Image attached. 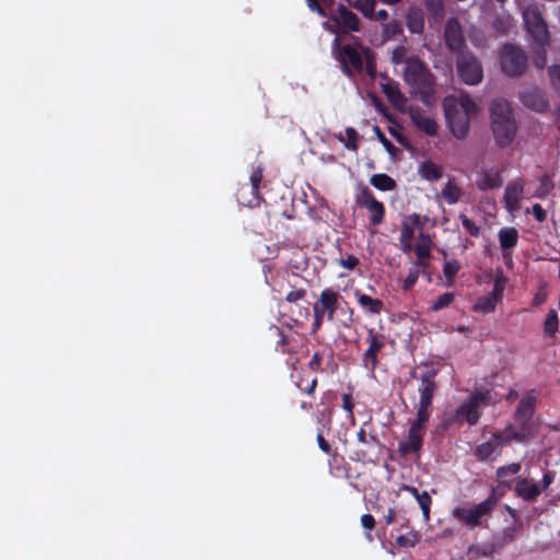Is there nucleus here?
<instances>
[{
    "instance_id": "47",
    "label": "nucleus",
    "mask_w": 560,
    "mask_h": 560,
    "mask_svg": "<svg viewBox=\"0 0 560 560\" xmlns=\"http://www.w3.org/2000/svg\"><path fill=\"white\" fill-rule=\"evenodd\" d=\"M550 82L555 91L560 94V66L555 65L548 69Z\"/></svg>"
},
{
    "instance_id": "42",
    "label": "nucleus",
    "mask_w": 560,
    "mask_h": 560,
    "mask_svg": "<svg viewBox=\"0 0 560 560\" xmlns=\"http://www.w3.org/2000/svg\"><path fill=\"white\" fill-rule=\"evenodd\" d=\"M347 140L345 142L346 149L350 151H357L359 148L360 135L353 127H347L346 130Z\"/></svg>"
},
{
    "instance_id": "35",
    "label": "nucleus",
    "mask_w": 560,
    "mask_h": 560,
    "mask_svg": "<svg viewBox=\"0 0 560 560\" xmlns=\"http://www.w3.org/2000/svg\"><path fill=\"white\" fill-rule=\"evenodd\" d=\"M279 337V339L276 342V349L280 351L281 353H295L296 350L290 347V340L288 336L279 328V327H272Z\"/></svg>"
},
{
    "instance_id": "49",
    "label": "nucleus",
    "mask_w": 560,
    "mask_h": 560,
    "mask_svg": "<svg viewBox=\"0 0 560 560\" xmlns=\"http://www.w3.org/2000/svg\"><path fill=\"white\" fill-rule=\"evenodd\" d=\"M546 46H539L535 51L534 63L537 68L542 69L547 63Z\"/></svg>"
},
{
    "instance_id": "23",
    "label": "nucleus",
    "mask_w": 560,
    "mask_h": 560,
    "mask_svg": "<svg viewBox=\"0 0 560 560\" xmlns=\"http://www.w3.org/2000/svg\"><path fill=\"white\" fill-rule=\"evenodd\" d=\"M516 495L526 502H535L541 493L540 486L527 478L518 477L514 488Z\"/></svg>"
},
{
    "instance_id": "22",
    "label": "nucleus",
    "mask_w": 560,
    "mask_h": 560,
    "mask_svg": "<svg viewBox=\"0 0 560 560\" xmlns=\"http://www.w3.org/2000/svg\"><path fill=\"white\" fill-rule=\"evenodd\" d=\"M410 119L412 124L423 133L430 137L438 135L439 126L434 118L427 116L420 108H411Z\"/></svg>"
},
{
    "instance_id": "50",
    "label": "nucleus",
    "mask_w": 560,
    "mask_h": 560,
    "mask_svg": "<svg viewBox=\"0 0 560 560\" xmlns=\"http://www.w3.org/2000/svg\"><path fill=\"white\" fill-rule=\"evenodd\" d=\"M296 387L306 395H313L317 386V377H314L307 386H303V377L295 382Z\"/></svg>"
},
{
    "instance_id": "7",
    "label": "nucleus",
    "mask_w": 560,
    "mask_h": 560,
    "mask_svg": "<svg viewBox=\"0 0 560 560\" xmlns=\"http://www.w3.org/2000/svg\"><path fill=\"white\" fill-rule=\"evenodd\" d=\"M489 395L487 392L475 390L460 404L455 412L454 421L462 424L467 422L475 425L481 418V409L488 405Z\"/></svg>"
},
{
    "instance_id": "19",
    "label": "nucleus",
    "mask_w": 560,
    "mask_h": 560,
    "mask_svg": "<svg viewBox=\"0 0 560 560\" xmlns=\"http://www.w3.org/2000/svg\"><path fill=\"white\" fill-rule=\"evenodd\" d=\"M524 192V180L515 179L510 182L504 190L503 201L505 203V208L509 211H516L521 207V200Z\"/></svg>"
},
{
    "instance_id": "8",
    "label": "nucleus",
    "mask_w": 560,
    "mask_h": 560,
    "mask_svg": "<svg viewBox=\"0 0 560 560\" xmlns=\"http://www.w3.org/2000/svg\"><path fill=\"white\" fill-rule=\"evenodd\" d=\"M430 418L418 416L411 421L408 429L407 440L399 442L398 453L406 457L411 454H419L423 445V436L427 431V423Z\"/></svg>"
},
{
    "instance_id": "41",
    "label": "nucleus",
    "mask_w": 560,
    "mask_h": 560,
    "mask_svg": "<svg viewBox=\"0 0 560 560\" xmlns=\"http://www.w3.org/2000/svg\"><path fill=\"white\" fill-rule=\"evenodd\" d=\"M539 182V187L535 191V197L544 199L550 194L555 186L552 179L548 175L541 176Z\"/></svg>"
},
{
    "instance_id": "31",
    "label": "nucleus",
    "mask_w": 560,
    "mask_h": 560,
    "mask_svg": "<svg viewBox=\"0 0 560 560\" xmlns=\"http://www.w3.org/2000/svg\"><path fill=\"white\" fill-rule=\"evenodd\" d=\"M516 533H517V527L515 525L508 526V527L503 528L501 534L499 536L494 537L493 545L495 547L501 548L505 545L511 544L512 541H514V539L516 537Z\"/></svg>"
},
{
    "instance_id": "11",
    "label": "nucleus",
    "mask_w": 560,
    "mask_h": 560,
    "mask_svg": "<svg viewBox=\"0 0 560 560\" xmlns=\"http://www.w3.org/2000/svg\"><path fill=\"white\" fill-rule=\"evenodd\" d=\"M435 370H429L423 373H421L419 380L421 381V384L419 386V402L417 406V415L422 416L425 418L431 417V407L433 402V397L436 392L438 385L435 382L436 376Z\"/></svg>"
},
{
    "instance_id": "60",
    "label": "nucleus",
    "mask_w": 560,
    "mask_h": 560,
    "mask_svg": "<svg viewBox=\"0 0 560 560\" xmlns=\"http://www.w3.org/2000/svg\"><path fill=\"white\" fill-rule=\"evenodd\" d=\"M533 214L535 219L540 223L547 219V212L539 203H535L533 206Z\"/></svg>"
},
{
    "instance_id": "14",
    "label": "nucleus",
    "mask_w": 560,
    "mask_h": 560,
    "mask_svg": "<svg viewBox=\"0 0 560 560\" xmlns=\"http://www.w3.org/2000/svg\"><path fill=\"white\" fill-rule=\"evenodd\" d=\"M368 337L366 341L369 347L362 354V365L374 372L378 364V354L385 348L386 336L382 332H377L374 328L366 329Z\"/></svg>"
},
{
    "instance_id": "29",
    "label": "nucleus",
    "mask_w": 560,
    "mask_h": 560,
    "mask_svg": "<svg viewBox=\"0 0 560 560\" xmlns=\"http://www.w3.org/2000/svg\"><path fill=\"white\" fill-rule=\"evenodd\" d=\"M460 270V265L456 259H445L443 265V273L446 278V285L453 287L455 278Z\"/></svg>"
},
{
    "instance_id": "36",
    "label": "nucleus",
    "mask_w": 560,
    "mask_h": 560,
    "mask_svg": "<svg viewBox=\"0 0 560 560\" xmlns=\"http://www.w3.org/2000/svg\"><path fill=\"white\" fill-rule=\"evenodd\" d=\"M407 26L411 33H421L424 27L423 16L419 12H410L407 16Z\"/></svg>"
},
{
    "instance_id": "15",
    "label": "nucleus",
    "mask_w": 560,
    "mask_h": 560,
    "mask_svg": "<svg viewBox=\"0 0 560 560\" xmlns=\"http://www.w3.org/2000/svg\"><path fill=\"white\" fill-rule=\"evenodd\" d=\"M536 404L537 394L534 389H532L527 392L520 400L514 412V420L520 425V429L516 431L522 432L524 434V439L529 431V423L534 417Z\"/></svg>"
},
{
    "instance_id": "26",
    "label": "nucleus",
    "mask_w": 560,
    "mask_h": 560,
    "mask_svg": "<svg viewBox=\"0 0 560 560\" xmlns=\"http://www.w3.org/2000/svg\"><path fill=\"white\" fill-rule=\"evenodd\" d=\"M418 174L425 180L435 182L442 178L443 171L432 161H424L419 165Z\"/></svg>"
},
{
    "instance_id": "6",
    "label": "nucleus",
    "mask_w": 560,
    "mask_h": 560,
    "mask_svg": "<svg viewBox=\"0 0 560 560\" xmlns=\"http://www.w3.org/2000/svg\"><path fill=\"white\" fill-rule=\"evenodd\" d=\"M502 72L510 78L522 77L528 67V57L524 49L514 44H504L499 49Z\"/></svg>"
},
{
    "instance_id": "20",
    "label": "nucleus",
    "mask_w": 560,
    "mask_h": 560,
    "mask_svg": "<svg viewBox=\"0 0 560 560\" xmlns=\"http://www.w3.org/2000/svg\"><path fill=\"white\" fill-rule=\"evenodd\" d=\"M428 77V69L418 58L410 57L406 60L405 79L408 83L423 84Z\"/></svg>"
},
{
    "instance_id": "16",
    "label": "nucleus",
    "mask_w": 560,
    "mask_h": 560,
    "mask_svg": "<svg viewBox=\"0 0 560 560\" xmlns=\"http://www.w3.org/2000/svg\"><path fill=\"white\" fill-rule=\"evenodd\" d=\"M262 180V168L257 166L252 171L249 176V185L241 187L236 197L240 203L248 207L257 206L260 201L259 187Z\"/></svg>"
},
{
    "instance_id": "58",
    "label": "nucleus",
    "mask_w": 560,
    "mask_h": 560,
    "mask_svg": "<svg viewBox=\"0 0 560 560\" xmlns=\"http://www.w3.org/2000/svg\"><path fill=\"white\" fill-rule=\"evenodd\" d=\"M305 1L307 3L308 9L312 12H316L318 15H320L323 18L327 16L326 10L318 2V0H305Z\"/></svg>"
},
{
    "instance_id": "56",
    "label": "nucleus",
    "mask_w": 560,
    "mask_h": 560,
    "mask_svg": "<svg viewBox=\"0 0 560 560\" xmlns=\"http://www.w3.org/2000/svg\"><path fill=\"white\" fill-rule=\"evenodd\" d=\"M323 355L319 352H315L308 362L310 370L314 372H322Z\"/></svg>"
},
{
    "instance_id": "25",
    "label": "nucleus",
    "mask_w": 560,
    "mask_h": 560,
    "mask_svg": "<svg viewBox=\"0 0 560 560\" xmlns=\"http://www.w3.org/2000/svg\"><path fill=\"white\" fill-rule=\"evenodd\" d=\"M518 232L515 228H503L499 231V242L503 250V257L506 258L508 250L516 246Z\"/></svg>"
},
{
    "instance_id": "64",
    "label": "nucleus",
    "mask_w": 560,
    "mask_h": 560,
    "mask_svg": "<svg viewBox=\"0 0 560 560\" xmlns=\"http://www.w3.org/2000/svg\"><path fill=\"white\" fill-rule=\"evenodd\" d=\"M413 267H418L420 272H425L430 267L429 259H417Z\"/></svg>"
},
{
    "instance_id": "51",
    "label": "nucleus",
    "mask_w": 560,
    "mask_h": 560,
    "mask_svg": "<svg viewBox=\"0 0 560 560\" xmlns=\"http://www.w3.org/2000/svg\"><path fill=\"white\" fill-rule=\"evenodd\" d=\"M342 408L348 412L351 422L354 423L353 401L351 394L346 393L342 395Z\"/></svg>"
},
{
    "instance_id": "30",
    "label": "nucleus",
    "mask_w": 560,
    "mask_h": 560,
    "mask_svg": "<svg viewBox=\"0 0 560 560\" xmlns=\"http://www.w3.org/2000/svg\"><path fill=\"white\" fill-rule=\"evenodd\" d=\"M498 302L490 295L480 296L474 305V312L489 314L494 312Z\"/></svg>"
},
{
    "instance_id": "52",
    "label": "nucleus",
    "mask_w": 560,
    "mask_h": 560,
    "mask_svg": "<svg viewBox=\"0 0 560 560\" xmlns=\"http://www.w3.org/2000/svg\"><path fill=\"white\" fill-rule=\"evenodd\" d=\"M407 49L404 46H398L393 50L392 60L394 63H406V60L408 59L406 57Z\"/></svg>"
},
{
    "instance_id": "44",
    "label": "nucleus",
    "mask_w": 560,
    "mask_h": 560,
    "mask_svg": "<svg viewBox=\"0 0 560 560\" xmlns=\"http://www.w3.org/2000/svg\"><path fill=\"white\" fill-rule=\"evenodd\" d=\"M522 466L520 463H512L506 466H500L498 467L495 475L499 479H504L510 475H516L520 472Z\"/></svg>"
},
{
    "instance_id": "17",
    "label": "nucleus",
    "mask_w": 560,
    "mask_h": 560,
    "mask_svg": "<svg viewBox=\"0 0 560 560\" xmlns=\"http://www.w3.org/2000/svg\"><path fill=\"white\" fill-rule=\"evenodd\" d=\"M520 100L525 107L537 113H545L549 108V101L546 94L537 86L523 89L520 93Z\"/></svg>"
},
{
    "instance_id": "9",
    "label": "nucleus",
    "mask_w": 560,
    "mask_h": 560,
    "mask_svg": "<svg viewBox=\"0 0 560 560\" xmlns=\"http://www.w3.org/2000/svg\"><path fill=\"white\" fill-rule=\"evenodd\" d=\"M524 24L527 32L538 46H546L549 43V33L540 9L536 4L528 5L523 12Z\"/></svg>"
},
{
    "instance_id": "34",
    "label": "nucleus",
    "mask_w": 560,
    "mask_h": 560,
    "mask_svg": "<svg viewBox=\"0 0 560 560\" xmlns=\"http://www.w3.org/2000/svg\"><path fill=\"white\" fill-rule=\"evenodd\" d=\"M375 0H355L351 5L360 11L365 18L373 20L375 10Z\"/></svg>"
},
{
    "instance_id": "12",
    "label": "nucleus",
    "mask_w": 560,
    "mask_h": 560,
    "mask_svg": "<svg viewBox=\"0 0 560 560\" xmlns=\"http://www.w3.org/2000/svg\"><path fill=\"white\" fill-rule=\"evenodd\" d=\"M355 203L359 208H365L369 211V222L372 226H378L383 223L385 218V207L382 201H378L373 191L363 186L355 196Z\"/></svg>"
},
{
    "instance_id": "63",
    "label": "nucleus",
    "mask_w": 560,
    "mask_h": 560,
    "mask_svg": "<svg viewBox=\"0 0 560 560\" xmlns=\"http://www.w3.org/2000/svg\"><path fill=\"white\" fill-rule=\"evenodd\" d=\"M377 132V138L382 142V144L386 148L387 151H393L395 149L394 144L386 138V136L381 131L378 127H375Z\"/></svg>"
},
{
    "instance_id": "39",
    "label": "nucleus",
    "mask_w": 560,
    "mask_h": 560,
    "mask_svg": "<svg viewBox=\"0 0 560 560\" xmlns=\"http://www.w3.org/2000/svg\"><path fill=\"white\" fill-rule=\"evenodd\" d=\"M508 279L502 273L495 276L493 281V289L490 295L499 303L503 299V292L506 285Z\"/></svg>"
},
{
    "instance_id": "46",
    "label": "nucleus",
    "mask_w": 560,
    "mask_h": 560,
    "mask_svg": "<svg viewBox=\"0 0 560 560\" xmlns=\"http://www.w3.org/2000/svg\"><path fill=\"white\" fill-rule=\"evenodd\" d=\"M420 276V270L418 267H412L409 269L407 277L405 278L402 282V290L409 291L413 288V285L417 283Z\"/></svg>"
},
{
    "instance_id": "43",
    "label": "nucleus",
    "mask_w": 560,
    "mask_h": 560,
    "mask_svg": "<svg viewBox=\"0 0 560 560\" xmlns=\"http://www.w3.org/2000/svg\"><path fill=\"white\" fill-rule=\"evenodd\" d=\"M417 502L422 511L424 521H429L432 498L430 497V494L427 491H421V494H419Z\"/></svg>"
},
{
    "instance_id": "3",
    "label": "nucleus",
    "mask_w": 560,
    "mask_h": 560,
    "mask_svg": "<svg viewBox=\"0 0 560 560\" xmlns=\"http://www.w3.org/2000/svg\"><path fill=\"white\" fill-rule=\"evenodd\" d=\"M491 128L499 147L510 145L516 136V122L510 103L504 98H495L490 105Z\"/></svg>"
},
{
    "instance_id": "33",
    "label": "nucleus",
    "mask_w": 560,
    "mask_h": 560,
    "mask_svg": "<svg viewBox=\"0 0 560 560\" xmlns=\"http://www.w3.org/2000/svg\"><path fill=\"white\" fill-rule=\"evenodd\" d=\"M559 328V317L556 310H550L544 323V331L548 337H553Z\"/></svg>"
},
{
    "instance_id": "4",
    "label": "nucleus",
    "mask_w": 560,
    "mask_h": 560,
    "mask_svg": "<svg viewBox=\"0 0 560 560\" xmlns=\"http://www.w3.org/2000/svg\"><path fill=\"white\" fill-rule=\"evenodd\" d=\"M499 499L492 490L491 494L472 508L456 506L452 515L469 528L488 527V521L497 508Z\"/></svg>"
},
{
    "instance_id": "37",
    "label": "nucleus",
    "mask_w": 560,
    "mask_h": 560,
    "mask_svg": "<svg viewBox=\"0 0 560 560\" xmlns=\"http://www.w3.org/2000/svg\"><path fill=\"white\" fill-rule=\"evenodd\" d=\"M455 300L453 292H445L441 294L430 306L431 312H439L448 307Z\"/></svg>"
},
{
    "instance_id": "27",
    "label": "nucleus",
    "mask_w": 560,
    "mask_h": 560,
    "mask_svg": "<svg viewBox=\"0 0 560 560\" xmlns=\"http://www.w3.org/2000/svg\"><path fill=\"white\" fill-rule=\"evenodd\" d=\"M370 183L373 187L382 191H390L396 187V182L385 173L372 175Z\"/></svg>"
},
{
    "instance_id": "55",
    "label": "nucleus",
    "mask_w": 560,
    "mask_h": 560,
    "mask_svg": "<svg viewBox=\"0 0 560 560\" xmlns=\"http://www.w3.org/2000/svg\"><path fill=\"white\" fill-rule=\"evenodd\" d=\"M306 295V290L305 289H296V290H292L290 291L287 296H285V301L290 302V303H294V302H298L300 300H303Z\"/></svg>"
},
{
    "instance_id": "28",
    "label": "nucleus",
    "mask_w": 560,
    "mask_h": 560,
    "mask_svg": "<svg viewBox=\"0 0 560 560\" xmlns=\"http://www.w3.org/2000/svg\"><path fill=\"white\" fill-rule=\"evenodd\" d=\"M462 195L460 188L453 182L448 180L441 191L442 198L448 205H455L458 202Z\"/></svg>"
},
{
    "instance_id": "13",
    "label": "nucleus",
    "mask_w": 560,
    "mask_h": 560,
    "mask_svg": "<svg viewBox=\"0 0 560 560\" xmlns=\"http://www.w3.org/2000/svg\"><path fill=\"white\" fill-rule=\"evenodd\" d=\"M336 28H330L335 34H349L361 32V22L355 13L343 4H339L336 12L329 16Z\"/></svg>"
},
{
    "instance_id": "59",
    "label": "nucleus",
    "mask_w": 560,
    "mask_h": 560,
    "mask_svg": "<svg viewBox=\"0 0 560 560\" xmlns=\"http://www.w3.org/2000/svg\"><path fill=\"white\" fill-rule=\"evenodd\" d=\"M317 443H318V447L326 454V455H331L332 453V448H331V445L328 443V441H326V439L324 438V435L319 432L317 434Z\"/></svg>"
},
{
    "instance_id": "40",
    "label": "nucleus",
    "mask_w": 560,
    "mask_h": 560,
    "mask_svg": "<svg viewBox=\"0 0 560 560\" xmlns=\"http://www.w3.org/2000/svg\"><path fill=\"white\" fill-rule=\"evenodd\" d=\"M417 259H430L431 256V241L421 234V242L415 246Z\"/></svg>"
},
{
    "instance_id": "53",
    "label": "nucleus",
    "mask_w": 560,
    "mask_h": 560,
    "mask_svg": "<svg viewBox=\"0 0 560 560\" xmlns=\"http://www.w3.org/2000/svg\"><path fill=\"white\" fill-rule=\"evenodd\" d=\"M313 313H314V322H313V332L317 331L322 325L326 313H324L322 310L318 308V306H313Z\"/></svg>"
},
{
    "instance_id": "57",
    "label": "nucleus",
    "mask_w": 560,
    "mask_h": 560,
    "mask_svg": "<svg viewBox=\"0 0 560 560\" xmlns=\"http://www.w3.org/2000/svg\"><path fill=\"white\" fill-rule=\"evenodd\" d=\"M413 235V228L409 223H404L400 231V243H405V241H411Z\"/></svg>"
},
{
    "instance_id": "5",
    "label": "nucleus",
    "mask_w": 560,
    "mask_h": 560,
    "mask_svg": "<svg viewBox=\"0 0 560 560\" xmlns=\"http://www.w3.org/2000/svg\"><path fill=\"white\" fill-rule=\"evenodd\" d=\"M512 441L523 442L524 434L509 424L503 431L494 432L488 441L477 445L474 455L479 462L492 460L501 454L502 447Z\"/></svg>"
},
{
    "instance_id": "32",
    "label": "nucleus",
    "mask_w": 560,
    "mask_h": 560,
    "mask_svg": "<svg viewBox=\"0 0 560 560\" xmlns=\"http://www.w3.org/2000/svg\"><path fill=\"white\" fill-rule=\"evenodd\" d=\"M502 185V179L498 173H485L478 182V188L481 190L494 189Z\"/></svg>"
},
{
    "instance_id": "10",
    "label": "nucleus",
    "mask_w": 560,
    "mask_h": 560,
    "mask_svg": "<svg viewBox=\"0 0 560 560\" xmlns=\"http://www.w3.org/2000/svg\"><path fill=\"white\" fill-rule=\"evenodd\" d=\"M456 67L459 78L468 85H476L483 78L481 62L468 51H459L456 58Z\"/></svg>"
},
{
    "instance_id": "38",
    "label": "nucleus",
    "mask_w": 560,
    "mask_h": 560,
    "mask_svg": "<svg viewBox=\"0 0 560 560\" xmlns=\"http://www.w3.org/2000/svg\"><path fill=\"white\" fill-rule=\"evenodd\" d=\"M424 8L434 20L443 18L444 5L442 0H424Z\"/></svg>"
},
{
    "instance_id": "62",
    "label": "nucleus",
    "mask_w": 560,
    "mask_h": 560,
    "mask_svg": "<svg viewBox=\"0 0 560 560\" xmlns=\"http://www.w3.org/2000/svg\"><path fill=\"white\" fill-rule=\"evenodd\" d=\"M553 480H555V472L551 470L545 471L542 479H541V487H540L541 491L548 489L549 486L553 482Z\"/></svg>"
},
{
    "instance_id": "24",
    "label": "nucleus",
    "mask_w": 560,
    "mask_h": 560,
    "mask_svg": "<svg viewBox=\"0 0 560 560\" xmlns=\"http://www.w3.org/2000/svg\"><path fill=\"white\" fill-rule=\"evenodd\" d=\"M354 296L358 301V304L370 314H380L384 308V302L380 299H373L372 296L362 293L360 291H355Z\"/></svg>"
},
{
    "instance_id": "48",
    "label": "nucleus",
    "mask_w": 560,
    "mask_h": 560,
    "mask_svg": "<svg viewBox=\"0 0 560 560\" xmlns=\"http://www.w3.org/2000/svg\"><path fill=\"white\" fill-rule=\"evenodd\" d=\"M460 221H462L463 226L467 230V232L471 236L477 237L480 234L479 226L472 220H470L468 217L462 214Z\"/></svg>"
},
{
    "instance_id": "21",
    "label": "nucleus",
    "mask_w": 560,
    "mask_h": 560,
    "mask_svg": "<svg viewBox=\"0 0 560 560\" xmlns=\"http://www.w3.org/2000/svg\"><path fill=\"white\" fill-rule=\"evenodd\" d=\"M340 299L341 295L339 292L331 288H327L322 291L318 302L314 305L318 306L319 310L326 313L329 320H332Z\"/></svg>"
},
{
    "instance_id": "18",
    "label": "nucleus",
    "mask_w": 560,
    "mask_h": 560,
    "mask_svg": "<svg viewBox=\"0 0 560 560\" xmlns=\"http://www.w3.org/2000/svg\"><path fill=\"white\" fill-rule=\"evenodd\" d=\"M444 39L450 50L457 51L463 48L465 38L457 19L451 18L447 20L444 27Z\"/></svg>"
},
{
    "instance_id": "61",
    "label": "nucleus",
    "mask_w": 560,
    "mask_h": 560,
    "mask_svg": "<svg viewBox=\"0 0 560 560\" xmlns=\"http://www.w3.org/2000/svg\"><path fill=\"white\" fill-rule=\"evenodd\" d=\"M361 524L365 529L372 530L375 527V518L372 514H363L361 516Z\"/></svg>"
},
{
    "instance_id": "45",
    "label": "nucleus",
    "mask_w": 560,
    "mask_h": 560,
    "mask_svg": "<svg viewBox=\"0 0 560 560\" xmlns=\"http://www.w3.org/2000/svg\"><path fill=\"white\" fill-rule=\"evenodd\" d=\"M383 33L386 38L392 39L402 33V27L398 21L393 20L384 25Z\"/></svg>"
},
{
    "instance_id": "2",
    "label": "nucleus",
    "mask_w": 560,
    "mask_h": 560,
    "mask_svg": "<svg viewBox=\"0 0 560 560\" xmlns=\"http://www.w3.org/2000/svg\"><path fill=\"white\" fill-rule=\"evenodd\" d=\"M443 109L452 135L465 139L469 133L470 119L478 110L476 103L466 93L459 96L447 95L443 100Z\"/></svg>"
},
{
    "instance_id": "1",
    "label": "nucleus",
    "mask_w": 560,
    "mask_h": 560,
    "mask_svg": "<svg viewBox=\"0 0 560 560\" xmlns=\"http://www.w3.org/2000/svg\"><path fill=\"white\" fill-rule=\"evenodd\" d=\"M338 46L337 60L340 62L345 75L353 79L363 71L374 79L376 75V61L374 51L364 46L360 40L353 44L340 45L339 39L335 38L334 47Z\"/></svg>"
},
{
    "instance_id": "54",
    "label": "nucleus",
    "mask_w": 560,
    "mask_h": 560,
    "mask_svg": "<svg viewBox=\"0 0 560 560\" xmlns=\"http://www.w3.org/2000/svg\"><path fill=\"white\" fill-rule=\"evenodd\" d=\"M359 258L354 255H348L346 258L340 259L339 265L348 270H353L359 265Z\"/></svg>"
}]
</instances>
